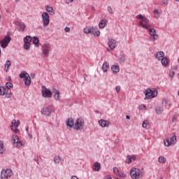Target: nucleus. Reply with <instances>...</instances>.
Listing matches in <instances>:
<instances>
[{
    "label": "nucleus",
    "instance_id": "nucleus-35",
    "mask_svg": "<svg viewBox=\"0 0 179 179\" xmlns=\"http://www.w3.org/2000/svg\"><path fill=\"white\" fill-rule=\"evenodd\" d=\"M32 40L34 45H36V47H38V38L34 37Z\"/></svg>",
    "mask_w": 179,
    "mask_h": 179
},
{
    "label": "nucleus",
    "instance_id": "nucleus-25",
    "mask_svg": "<svg viewBox=\"0 0 179 179\" xmlns=\"http://www.w3.org/2000/svg\"><path fill=\"white\" fill-rule=\"evenodd\" d=\"M111 69L113 73H118L120 72V66L117 65L112 66Z\"/></svg>",
    "mask_w": 179,
    "mask_h": 179
},
{
    "label": "nucleus",
    "instance_id": "nucleus-29",
    "mask_svg": "<svg viewBox=\"0 0 179 179\" xmlns=\"http://www.w3.org/2000/svg\"><path fill=\"white\" fill-rule=\"evenodd\" d=\"M54 162L56 164H59V163H62V159L59 156H55L54 158Z\"/></svg>",
    "mask_w": 179,
    "mask_h": 179
},
{
    "label": "nucleus",
    "instance_id": "nucleus-42",
    "mask_svg": "<svg viewBox=\"0 0 179 179\" xmlns=\"http://www.w3.org/2000/svg\"><path fill=\"white\" fill-rule=\"evenodd\" d=\"M24 48L25 50H29L30 48V43H24Z\"/></svg>",
    "mask_w": 179,
    "mask_h": 179
},
{
    "label": "nucleus",
    "instance_id": "nucleus-27",
    "mask_svg": "<svg viewBox=\"0 0 179 179\" xmlns=\"http://www.w3.org/2000/svg\"><path fill=\"white\" fill-rule=\"evenodd\" d=\"M161 62L163 66H167V65L169 64V59H167V57H164L161 59Z\"/></svg>",
    "mask_w": 179,
    "mask_h": 179
},
{
    "label": "nucleus",
    "instance_id": "nucleus-21",
    "mask_svg": "<svg viewBox=\"0 0 179 179\" xmlns=\"http://www.w3.org/2000/svg\"><path fill=\"white\" fill-rule=\"evenodd\" d=\"M74 125H75V122L73 121V119L69 118L68 120L66 121V126L69 127V128H73Z\"/></svg>",
    "mask_w": 179,
    "mask_h": 179
},
{
    "label": "nucleus",
    "instance_id": "nucleus-52",
    "mask_svg": "<svg viewBox=\"0 0 179 179\" xmlns=\"http://www.w3.org/2000/svg\"><path fill=\"white\" fill-rule=\"evenodd\" d=\"M131 160H136V155H132L131 156Z\"/></svg>",
    "mask_w": 179,
    "mask_h": 179
},
{
    "label": "nucleus",
    "instance_id": "nucleus-7",
    "mask_svg": "<svg viewBox=\"0 0 179 179\" xmlns=\"http://www.w3.org/2000/svg\"><path fill=\"white\" fill-rule=\"evenodd\" d=\"M50 51H51V45H50V43L43 45L42 52L43 54V57L47 58L48 55H50Z\"/></svg>",
    "mask_w": 179,
    "mask_h": 179
},
{
    "label": "nucleus",
    "instance_id": "nucleus-40",
    "mask_svg": "<svg viewBox=\"0 0 179 179\" xmlns=\"http://www.w3.org/2000/svg\"><path fill=\"white\" fill-rule=\"evenodd\" d=\"M126 163H127V164H131L132 163V159L131 158V155H128L127 157Z\"/></svg>",
    "mask_w": 179,
    "mask_h": 179
},
{
    "label": "nucleus",
    "instance_id": "nucleus-56",
    "mask_svg": "<svg viewBox=\"0 0 179 179\" xmlns=\"http://www.w3.org/2000/svg\"><path fill=\"white\" fill-rule=\"evenodd\" d=\"M143 108L144 110H146V106L143 105Z\"/></svg>",
    "mask_w": 179,
    "mask_h": 179
},
{
    "label": "nucleus",
    "instance_id": "nucleus-33",
    "mask_svg": "<svg viewBox=\"0 0 179 179\" xmlns=\"http://www.w3.org/2000/svg\"><path fill=\"white\" fill-rule=\"evenodd\" d=\"M59 94H60L59 91L55 90V94L54 95V99L55 100H59V99H61V96H59Z\"/></svg>",
    "mask_w": 179,
    "mask_h": 179
},
{
    "label": "nucleus",
    "instance_id": "nucleus-8",
    "mask_svg": "<svg viewBox=\"0 0 179 179\" xmlns=\"http://www.w3.org/2000/svg\"><path fill=\"white\" fill-rule=\"evenodd\" d=\"M164 143L167 148L171 146V145H176L177 143V136H173L171 138H166L164 140Z\"/></svg>",
    "mask_w": 179,
    "mask_h": 179
},
{
    "label": "nucleus",
    "instance_id": "nucleus-45",
    "mask_svg": "<svg viewBox=\"0 0 179 179\" xmlns=\"http://www.w3.org/2000/svg\"><path fill=\"white\" fill-rule=\"evenodd\" d=\"M64 31H66V33H69V31H71V28L66 27L64 28Z\"/></svg>",
    "mask_w": 179,
    "mask_h": 179
},
{
    "label": "nucleus",
    "instance_id": "nucleus-48",
    "mask_svg": "<svg viewBox=\"0 0 179 179\" xmlns=\"http://www.w3.org/2000/svg\"><path fill=\"white\" fill-rule=\"evenodd\" d=\"M137 19H141V20L143 19V15H137Z\"/></svg>",
    "mask_w": 179,
    "mask_h": 179
},
{
    "label": "nucleus",
    "instance_id": "nucleus-58",
    "mask_svg": "<svg viewBox=\"0 0 179 179\" xmlns=\"http://www.w3.org/2000/svg\"><path fill=\"white\" fill-rule=\"evenodd\" d=\"M162 103H167V101H163Z\"/></svg>",
    "mask_w": 179,
    "mask_h": 179
},
{
    "label": "nucleus",
    "instance_id": "nucleus-36",
    "mask_svg": "<svg viewBox=\"0 0 179 179\" xmlns=\"http://www.w3.org/2000/svg\"><path fill=\"white\" fill-rule=\"evenodd\" d=\"M167 160L166 159V157L161 156L159 157L158 162L159 163H166Z\"/></svg>",
    "mask_w": 179,
    "mask_h": 179
},
{
    "label": "nucleus",
    "instance_id": "nucleus-17",
    "mask_svg": "<svg viewBox=\"0 0 179 179\" xmlns=\"http://www.w3.org/2000/svg\"><path fill=\"white\" fill-rule=\"evenodd\" d=\"M113 173L114 174L117 176V177H121L122 178H125V177H127V175L123 172H120V171L118 170V168L117 167L113 168Z\"/></svg>",
    "mask_w": 179,
    "mask_h": 179
},
{
    "label": "nucleus",
    "instance_id": "nucleus-23",
    "mask_svg": "<svg viewBox=\"0 0 179 179\" xmlns=\"http://www.w3.org/2000/svg\"><path fill=\"white\" fill-rule=\"evenodd\" d=\"M8 93V89L6 87L0 86V96H5Z\"/></svg>",
    "mask_w": 179,
    "mask_h": 179
},
{
    "label": "nucleus",
    "instance_id": "nucleus-6",
    "mask_svg": "<svg viewBox=\"0 0 179 179\" xmlns=\"http://www.w3.org/2000/svg\"><path fill=\"white\" fill-rule=\"evenodd\" d=\"M117 45H118V41L115 39H108V46L107 51L110 52V51H113L117 48Z\"/></svg>",
    "mask_w": 179,
    "mask_h": 179
},
{
    "label": "nucleus",
    "instance_id": "nucleus-9",
    "mask_svg": "<svg viewBox=\"0 0 179 179\" xmlns=\"http://www.w3.org/2000/svg\"><path fill=\"white\" fill-rule=\"evenodd\" d=\"M140 26L146 30L150 29V25H149V20L146 17H143L141 21L139 22Z\"/></svg>",
    "mask_w": 179,
    "mask_h": 179
},
{
    "label": "nucleus",
    "instance_id": "nucleus-19",
    "mask_svg": "<svg viewBox=\"0 0 179 179\" xmlns=\"http://www.w3.org/2000/svg\"><path fill=\"white\" fill-rule=\"evenodd\" d=\"M19 125H20V122L16 121V120H13L11 122V129H15V128L19 127Z\"/></svg>",
    "mask_w": 179,
    "mask_h": 179
},
{
    "label": "nucleus",
    "instance_id": "nucleus-57",
    "mask_svg": "<svg viewBox=\"0 0 179 179\" xmlns=\"http://www.w3.org/2000/svg\"><path fill=\"white\" fill-rule=\"evenodd\" d=\"M27 132H29V127H26Z\"/></svg>",
    "mask_w": 179,
    "mask_h": 179
},
{
    "label": "nucleus",
    "instance_id": "nucleus-4",
    "mask_svg": "<svg viewBox=\"0 0 179 179\" xmlns=\"http://www.w3.org/2000/svg\"><path fill=\"white\" fill-rule=\"evenodd\" d=\"M144 94L145 95V99H154V97H156L157 96V90H152L151 89H147L144 91Z\"/></svg>",
    "mask_w": 179,
    "mask_h": 179
},
{
    "label": "nucleus",
    "instance_id": "nucleus-32",
    "mask_svg": "<svg viewBox=\"0 0 179 179\" xmlns=\"http://www.w3.org/2000/svg\"><path fill=\"white\" fill-rule=\"evenodd\" d=\"M12 65V63L10 62V61L7 60L5 64V68H6V71L8 72V70L9 69V68H10V66Z\"/></svg>",
    "mask_w": 179,
    "mask_h": 179
},
{
    "label": "nucleus",
    "instance_id": "nucleus-1",
    "mask_svg": "<svg viewBox=\"0 0 179 179\" xmlns=\"http://www.w3.org/2000/svg\"><path fill=\"white\" fill-rule=\"evenodd\" d=\"M130 177L133 179H139L143 177V172L137 168H132L130 171Z\"/></svg>",
    "mask_w": 179,
    "mask_h": 179
},
{
    "label": "nucleus",
    "instance_id": "nucleus-55",
    "mask_svg": "<svg viewBox=\"0 0 179 179\" xmlns=\"http://www.w3.org/2000/svg\"><path fill=\"white\" fill-rule=\"evenodd\" d=\"M126 118H127V120H131V117H129V115H127Z\"/></svg>",
    "mask_w": 179,
    "mask_h": 179
},
{
    "label": "nucleus",
    "instance_id": "nucleus-43",
    "mask_svg": "<svg viewBox=\"0 0 179 179\" xmlns=\"http://www.w3.org/2000/svg\"><path fill=\"white\" fill-rule=\"evenodd\" d=\"M143 128H146L148 127V120H144L142 124Z\"/></svg>",
    "mask_w": 179,
    "mask_h": 179
},
{
    "label": "nucleus",
    "instance_id": "nucleus-26",
    "mask_svg": "<svg viewBox=\"0 0 179 179\" xmlns=\"http://www.w3.org/2000/svg\"><path fill=\"white\" fill-rule=\"evenodd\" d=\"M46 10L50 13V15H52L54 13H55V11L54 10V8L52 7L46 6L45 7Z\"/></svg>",
    "mask_w": 179,
    "mask_h": 179
},
{
    "label": "nucleus",
    "instance_id": "nucleus-28",
    "mask_svg": "<svg viewBox=\"0 0 179 179\" xmlns=\"http://www.w3.org/2000/svg\"><path fill=\"white\" fill-rule=\"evenodd\" d=\"M5 152V145H3V142L0 141V155H3Z\"/></svg>",
    "mask_w": 179,
    "mask_h": 179
},
{
    "label": "nucleus",
    "instance_id": "nucleus-44",
    "mask_svg": "<svg viewBox=\"0 0 179 179\" xmlns=\"http://www.w3.org/2000/svg\"><path fill=\"white\" fill-rule=\"evenodd\" d=\"M108 11L110 15H113L114 12H113V8L110 6L108 7Z\"/></svg>",
    "mask_w": 179,
    "mask_h": 179
},
{
    "label": "nucleus",
    "instance_id": "nucleus-16",
    "mask_svg": "<svg viewBox=\"0 0 179 179\" xmlns=\"http://www.w3.org/2000/svg\"><path fill=\"white\" fill-rule=\"evenodd\" d=\"M99 124L100 127H102V128H106V127H110V125L111 124V122H110V121L108 120H104L101 119L99 121Z\"/></svg>",
    "mask_w": 179,
    "mask_h": 179
},
{
    "label": "nucleus",
    "instance_id": "nucleus-2",
    "mask_svg": "<svg viewBox=\"0 0 179 179\" xmlns=\"http://www.w3.org/2000/svg\"><path fill=\"white\" fill-rule=\"evenodd\" d=\"M13 176V171L10 169H3L1 172V179H9Z\"/></svg>",
    "mask_w": 179,
    "mask_h": 179
},
{
    "label": "nucleus",
    "instance_id": "nucleus-37",
    "mask_svg": "<svg viewBox=\"0 0 179 179\" xmlns=\"http://www.w3.org/2000/svg\"><path fill=\"white\" fill-rule=\"evenodd\" d=\"M157 114H162L163 113V107H157L155 109Z\"/></svg>",
    "mask_w": 179,
    "mask_h": 179
},
{
    "label": "nucleus",
    "instance_id": "nucleus-10",
    "mask_svg": "<svg viewBox=\"0 0 179 179\" xmlns=\"http://www.w3.org/2000/svg\"><path fill=\"white\" fill-rule=\"evenodd\" d=\"M42 19L43 22V27H47V26L50 24V15L46 12H44L42 13Z\"/></svg>",
    "mask_w": 179,
    "mask_h": 179
},
{
    "label": "nucleus",
    "instance_id": "nucleus-59",
    "mask_svg": "<svg viewBox=\"0 0 179 179\" xmlns=\"http://www.w3.org/2000/svg\"><path fill=\"white\" fill-rule=\"evenodd\" d=\"M92 9H93V10H94V7H92Z\"/></svg>",
    "mask_w": 179,
    "mask_h": 179
},
{
    "label": "nucleus",
    "instance_id": "nucleus-18",
    "mask_svg": "<svg viewBox=\"0 0 179 179\" xmlns=\"http://www.w3.org/2000/svg\"><path fill=\"white\" fill-rule=\"evenodd\" d=\"M155 57L158 61H162V59L164 57V52L163 51L158 52L155 55Z\"/></svg>",
    "mask_w": 179,
    "mask_h": 179
},
{
    "label": "nucleus",
    "instance_id": "nucleus-54",
    "mask_svg": "<svg viewBox=\"0 0 179 179\" xmlns=\"http://www.w3.org/2000/svg\"><path fill=\"white\" fill-rule=\"evenodd\" d=\"M106 179H113V178L110 176H106Z\"/></svg>",
    "mask_w": 179,
    "mask_h": 179
},
{
    "label": "nucleus",
    "instance_id": "nucleus-60",
    "mask_svg": "<svg viewBox=\"0 0 179 179\" xmlns=\"http://www.w3.org/2000/svg\"><path fill=\"white\" fill-rule=\"evenodd\" d=\"M176 1H179V0H176Z\"/></svg>",
    "mask_w": 179,
    "mask_h": 179
},
{
    "label": "nucleus",
    "instance_id": "nucleus-38",
    "mask_svg": "<svg viewBox=\"0 0 179 179\" xmlns=\"http://www.w3.org/2000/svg\"><path fill=\"white\" fill-rule=\"evenodd\" d=\"M92 27H86L84 29L83 31L85 34H90V30H91Z\"/></svg>",
    "mask_w": 179,
    "mask_h": 179
},
{
    "label": "nucleus",
    "instance_id": "nucleus-46",
    "mask_svg": "<svg viewBox=\"0 0 179 179\" xmlns=\"http://www.w3.org/2000/svg\"><path fill=\"white\" fill-rule=\"evenodd\" d=\"M12 131H13L15 134H19V129H17V127L14 128Z\"/></svg>",
    "mask_w": 179,
    "mask_h": 179
},
{
    "label": "nucleus",
    "instance_id": "nucleus-3",
    "mask_svg": "<svg viewBox=\"0 0 179 179\" xmlns=\"http://www.w3.org/2000/svg\"><path fill=\"white\" fill-rule=\"evenodd\" d=\"M84 127H85V120H83L82 117H79L76 120L73 128L76 131H82Z\"/></svg>",
    "mask_w": 179,
    "mask_h": 179
},
{
    "label": "nucleus",
    "instance_id": "nucleus-41",
    "mask_svg": "<svg viewBox=\"0 0 179 179\" xmlns=\"http://www.w3.org/2000/svg\"><path fill=\"white\" fill-rule=\"evenodd\" d=\"M6 86L8 90V89H12V87H13V85L12 84V83H6Z\"/></svg>",
    "mask_w": 179,
    "mask_h": 179
},
{
    "label": "nucleus",
    "instance_id": "nucleus-50",
    "mask_svg": "<svg viewBox=\"0 0 179 179\" xmlns=\"http://www.w3.org/2000/svg\"><path fill=\"white\" fill-rule=\"evenodd\" d=\"M174 75H175L174 71H170V76H171V78H173Z\"/></svg>",
    "mask_w": 179,
    "mask_h": 179
},
{
    "label": "nucleus",
    "instance_id": "nucleus-30",
    "mask_svg": "<svg viewBox=\"0 0 179 179\" xmlns=\"http://www.w3.org/2000/svg\"><path fill=\"white\" fill-rule=\"evenodd\" d=\"M154 17H155V19H159V17H160V11H159L158 9H155L154 10Z\"/></svg>",
    "mask_w": 179,
    "mask_h": 179
},
{
    "label": "nucleus",
    "instance_id": "nucleus-14",
    "mask_svg": "<svg viewBox=\"0 0 179 179\" xmlns=\"http://www.w3.org/2000/svg\"><path fill=\"white\" fill-rule=\"evenodd\" d=\"M148 29H149V34L151 36L150 40L152 41H155V40L157 39V37H158L157 34H156V29H155V28L150 27V26Z\"/></svg>",
    "mask_w": 179,
    "mask_h": 179
},
{
    "label": "nucleus",
    "instance_id": "nucleus-12",
    "mask_svg": "<svg viewBox=\"0 0 179 179\" xmlns=\"http://www.w3.org/2000/svg\"><path fill=\"white\" fill-rule=\"evenodd\" d=\"M52 111H54V106H49L43 108L41 110V113L43 114V115H50Z\"/></svg>",
    "mask_w": 179,
    "mask_h": 179
},
{
    "label": "nucleus",
    "instance_id": "nucleus-5",
    "mask_svg": "<svg viewBox=\"0 0 179 179\" xmlns=\"http://www.w3.org/2000/svg\"><path fill=\"white\" fill-rule=\"evenodd\" d=\"M20 78L21 79H24V85L25 86H30L31 83V78H30V75L26 72L21 73L20 74Z\"/></svg>",
    "mask_w": 179,
    "mask_h": 179
},
{
    "label": "nucleus",
    "instance_id": "nucleus-49",
    "mask_svg": "<svg viewBox=\"0 0 179 179\" xmlns=\"http://www.w3.org/2000/svg\"><path fill=\"white\" fill-rule=\"evenodd\" d=\"M168 4H169V2H167V1L162 2V6H166Z\"/></svg>",
    "mask_w": 179,
    "mask_h": 179
},
{
    "label": "nucleus",
    "instance_id": "nucleus-31",
    "mask_svg": "<svg viewBox=\"0 0 179 179\" xmlns=\"http://www.w3.org/2000/svg\"><path fill=\"white\" fill-rule=\"evenodd\" d=\"M100 167H101L100 163L96 162L94 164L93 170H94V171H99V170H100Z\"/></svg>",
    "mask_w": 179,
    "mask_h": 179
},
{
    "label": "nucleus",
    "instance_id": "nucleus-39",
    "mask_svg": "<svg viewBox=\"0 0 179 179\" xmlns=\"http://www.w3.org/2000/svg\"><path fill=\"white\" fill-rule=\"evenodd\" d=\"M24 43H31V37L30 36H26L24 38Z\"/></svg>",
    "mask_w": 179,
    "mask_h": 179
},
{
    "label": "nucleus",
    "instance_id": "nucleus-15",
    "mask_svg": "<svg viewBox=\"0 0 179 179\" xmlns=\"http://www.w3.org/2000/svg\"><path fill=\"white\" fill-rule=\"evenodd\" d=\"M42 96L43 97H47L48 99H51L52 96V92L47 88H43L42 90Z\"/></svg>",
    "mask_w": 179,
    "mask_h": 179
},
{
    "label": "nucleus",
    "instance_id": "nucleus-51",
    "mask_svg": "<svg viewBox=\"0 0 179 179\" xmlns=\"http://www.w3.org/2000/svg\"><path fill=\"white\" fill-rule=\"evenodd\" d=\"M115 90H116V92L118 93V92H120V86H116V87H115Z\"/></svg>",
    "mask_w": 179,
    "mask_h": 179
},
{
    "label": "nucleus",
    "instance_id": "nucleus-11",
    "mask_svg": "<svg viewBox=\"0 0 179 179\" xmlns=\"http://www.w3.org/2000/svg\"><path fill=\"white\" fill-rule=\"evenodd\" d=\"M10 40H12L10 36H6L3 40L0 41L1 47H2V48H6L8 45L10 43Z\"/></svg>",
    "mask_w": 179,
    "mask_h": 179
},
{
    "label": "nucleus",
    "instance_id": "nucleus-20",
    "mask_svg": "<svg viewBox=\"0 0 179 179\" xmlns=\"http://www.w3.org/2000/svg\"><path fill=\"white\" fill-rule=\"evenodd\" d=\"M90 34H93L94 36H96V37H99L100 36V31H96V29H94V27H91Z\"/></svg>",
    "mask_w": 179,
    "mask_h": 179
},
{
    "label": "nucleus",
    "instance_id": "nucleus-34",
    "mask_svg": "<svg viewBox=\"0 0 179 179\" xmlns=\"http://www.w3.org/2000/svg\"><path fill=\"white\" fill-rule=\"evenodd\" d=\"M18 24L20 26V30L24 31V29H26V25L23 22H19Z\"/></svg>",
    "mask_w": 179,
    "mask_h": 179
},
{
    "label": "nucleus",
    "instance_id": "nucleus-53",
    "mask_svg": "<svg viewBox=\"0 0 179 179\" xmlns=\"http://www.w3.org/2000/svg\"><path fill=\"white\" fill-rule=\"evenodd\" d=\"M28 136H29V138H30V139H31V138H33V136L30 133H28Z\"/></svg>",
    "mask_w": 179,
    "mask_h": 179
},
{
    "label": "nucleus",
    "instance_id": "nucleus-47",
    "mask_svg": "<svg viewBox=\"0 0 179 179\" xmlns=\"http://www.w3.org/2000/svg\"><path fill=\"white\" fill-rule=\"evenodd\" d=\"M6 97H7V99H9V97H10V96H12V93H8V94H7L6 92Z\"/></svg>",
    "mask_w": 179,
    "mask_h": 179
},
{
    "label": "nucleus",
    "instance_id": "nucleus-13",
    "mask_svg": "<svg viewBox=\"0 0 179 179\" xmlns=\"http://www.w3.org/2000/svg\"><path fill=\"white\" fill-rule=\"evenodd\" d=\"M12 139L13 141L14 146H16V148H20V146H23V143L22 141H20V138H19V136L16 135H13Z\"/></svg>",
    "mask_w": 179,
    "mask_h": 179
},
{
    "label": "nucleus",
    "instance_id": "nucleus-24",
    "mask_svg": "<svg viewBox=\"0 0 179 179\" xmlns=\"http://www.w3.org/2000/svg\"><path fill=\"white\" fill-rule=\"evenodd\" d=\"M107 24V20L103 19L99 24V29H104L106 27V24Z\"/></svg>",
    "mask_w": 179,
    "mask_h": 179
},
{
    "label": "nucleus",
    "instance_id": "nucleus-22",
    "mask_svg": "<svg viewBox=\"0 0 179 179\" xmlns=\"http://www.w3.org/2000/svg\"><path fill=\"white\" fill-rule=\"evenodd\" d=\"M109 69H110V64L107 62H105L102 66L103 72H107V71H108Z\"/></svg>",
    "mask_w": 179,
    "mask_h": 179
}]
</instances>
